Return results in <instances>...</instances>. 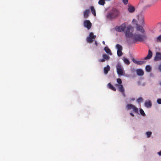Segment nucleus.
<instances>
[{
    "mask_svg": "<svg viewBox=\"0 0 161 161\" xmlns=\"http://www.w3.org/2000/svg\"><path fill=\"white\" fill-rule=\"evenodd\" d=\"M133 29V28L131 25L127 26L125 32V36L126 38H131L134 43L137 42H142L147 39V36L145 34H141L136 33L133 34L131 32H130Z\"/></svg>",
    "mask_w": 161,
    "mask_h": 161,
    "instance_id": "nucleus-1",
    "label": "nucleus"
},
{
    "mask_svg": "<svg viewBox=\"0 0 161 161\" xmlns=\"http://www.w3.org/2000/svg\"><path fill=\"white\" fill-rule=\"evenodd\" d=\"M120 14V12L119 10L116 8H113L108 13L106 17L107 19L112 20L119 17Z\"/></svg>",
    "mask_w": 161,
    "mask_h": 161,
    "instance_id": "nucleus-2",
    "label": "nucleus"
},
{
    "mask_svg": "<svg viewBox=\"0 0 161 161\" xmlns=\"http://www.w3.org/2000/svg\"><path fill=\"white\" fill-rule=\"evenodd\" d=\"M117 72L119 75H122L124 74V69L120 63H118L116 65Z\"/></svg>",
    "mask_w": 161,
    "mask_h": 161,
    "instance_id": "nucleus-3",
    "label": "nucleus"
},
{
    "mask_svg": "<svg viewBox=\"0 0 161 161\" xmlns=\"http://www.w3.org/2000/svg\"><path fill=\"white\" fill-rule=\"evenodd\" d=\"M96 36V35H94L93 33L91 32L90 33L89 35L86 38V41L88 43H92V42Z\"/></svg>",
    "mask_w": 161,
    "mask_h": 161,
    "instance_id": "nucleus-4",
    "label": "nucleus"
},
{
    "mask_svg": "<svg viewBox=\"0 0 161 161\" xmlns=\"http://www.w3.org/2000/svg\"><path fill=\"white\" fill-rule=\"evenodd\" d=\"M126 108L127 110H130L131 109H132L133 111L135 113H138V109L135 106L131 104H127L126 106Z\"/></svg>",
    "mask_w": 161,
    "mask_h": 161,
    "instance_id": "nucleus-5",
    "label": "nucleus"
},
{
    "mask_svg": "<svg viewBox=\"0 0 161 161\" xmlns=\"http://www.w3.org/2000/svg\"><path fill=\"white\" fill-rule=\"evenodd\" d=\"M125 28L126 24L125 23H124L120 26H116L115 28V29L117 31L123 32L124 31Z\"/></svg>",
    "mask_w": 161,
    "mask_h": 161,
    "instance_id": "nucleus-6",
    "label": "nucleus"
},
{
    "mask_svg": "<svg viewBox=\"0 0 161 161\" xmlns=\"http://www.w3.org/2000/svg\"><path fill=\"white\" fill-rule=\"evenodd\" d=\"M115 86L118 87V91L122 94L125 97V94L124 92L125 89L123 86L122 85H119L118 84H116L115 85Z\"/></svg>",
    "mask_w": 161,
    "mask_h": 161,
    "instance_id": "nucleus-7",
    "label": "nucleus"
},
{
    "mask_svg": "<svg viewBox=\"0 0 161 161\" xmlns=\"http://www.w3.org/2000/svg\"><path fill=\"white\" fill-rule=\"evenodd\" d=\"M83 25L84 27L86 28L88 30H89L92 27V24L89 20H86L83 22Z\"/></svg>",
    "mask_w": 161,
    "mask_h": 161,
    "instance_id": "nucleus-8",
    "label": "nucleus"
},
{
    "mask_svg": "<svg viewBox=\"0 0 161 161\" xmlns=\"http://www.w3.org/2000/svg\"><path fill=\"white\" fill-rule=\"evenodd\" d=\"M161 60V53L157 52L156 56L154 58V60L155 61H158Z\"/></svg>",
    "mask_w": 161,
    "mask_h": 161,
    "instance_id": "nucleus-9",
    "label": "nucleus"
},
{
    "mask_svg": "<svg viewBox=\"0 0 161 161\" xmlns=\"http://www.w3.org/2000/svg\"><path fill=\"white\" fill-rule=\"evenodd\" d=\"M137 31H140L142 33H144L145 32V30L143 27L139 25H137L136 27Z\"/></svg>",
    "mask_w": 161,
    "mask_h": 161,
    "instance_id": "nucleus-10",
    "label": "nucleus"
},
{
    "mask_svg": "<svg viewBox=\"0 0 161 161\" xmlns=\"http://www.w3.org/2000/svg\"><path fill=\"white\" fill-rule=\"evenodd\" d=\"M137 74L139 76H142L144 74V71L141 69H138L136 70Z\"/></svg>",
    "mask_w": 161,
    "mask_h": 161,
    "instance_id": "nucleus-11",
    "label": "nucleus"
},
{
    "mask_svg": "<svg viewBox=\"0 0 161 161\" xmlns=\"http://www.w3.org/2000/svg\"><path fill=\"white\" fill-rule=\"evenodd\" d=\"M132 61L135 64H136L139 65H142L144 63V61H137L134 58H133L132 59Z\"/></svg>",
    "mask_w": 161,
    "mask_h": 161,
    "instance_id": "nucleus-12",
    "label": "nucleus"
},
{
    "mask_svg": "<svg viewBox=\"0 0 161 161\" xmlns=\"http://www.w3.org/2000/svg\"><path fill=\"white\" fill-rule=\"evenodd\" d=\"M152 52L150 50H149L148 51V54L147 56L145 58V59H150L152 57Z\"/></svg>",
    "mask_w": 161,
    "mask_h": 161,
    "instance_id": "nucleus-13",
    "label": "nucleus"
},
{
    "mask_svg": "<svg viewBox=\"0 0 161 161\" xmlns=\"http://www.w3.org/2000/svg\"><path fill=\"white\" fill-rule=\"evenodd\" d=\"M152 102L150 101H146L145 103V106L147 108H150L152 106Z\"/></svg>",
    "mask_w": 161,
    "mask_h": 161,
    "instance_id": "nucleus-14",
    "label": "nucleus"
},
{
    "mask_svg": "<svg viewBox=\"0 0 161 161\" xmlns=\"http://www.w3.org/2000/svg\"><path fill=\"white\" fill-rule=\"evenodd\" d=\"M90 11L89 10L86 9L83 13V15L85 18H87L89 15Z\"/></svg>",
    "mask_w": 161,
    "mask_h": 161,
    "instance_id": "nucleus-15",
    "label": "nucleus"
},
{
    "mask_svg": "<svg viewBox=\"0 0 161 161\" xmlns=\"http://www.w3.org/2000/svg\"><path fill=\"white\" fill-rule=\"evenodd\" d=\"M108 86L109 89L114 91H116V88L110 83H109L108 84Z\"/></svg>",
    "mask_w": 161,
    "mask_h": 161,
    "instance_id": "nucleus-16",
    "label": "nucleus"
},
{
    "mask_svg": "<svg viewBox=\"0 0 161 161\" xmlns=\"http://www.w3.org/2000/svg\"><path fill=\"white\" fill-rule=\"evenodd\" d=\"M110 69V66L107 65L106 67L104 68V72L105 74H107Z\"/></svg>",
    "mask_w": 161,
    "mask_h": 161,
    "instance_id": "nucleus-17",
    "label": "nucleus"
},
{
    "mask_svg": "<svg viewBox=\"0 0 161 161\" xmlns=\"http://www.w3.org/2000/svg\"><path fill=\"white\" fill-rule=\"evenodd\" d=\"M128 10L129 12L132 13L135 11V8L132 6H130L128 7Z\"/></svg>",
    "mask_w": 161,
    "mask_h": 161,
    "instance_id": "nucleus-18",
    "label": "nucleus"
},
{
    "mask_svg": "<svg viewBox=\"0 0 161 161\" xmlns=\"http://www.w3.org/2000/svg\"><path fill=\"white\" fill-rule=\"evenodd\" d=\"M104 50L107 53H108L110 55H112V53L111 52L110 50L107 47H106L104 48Z\"/></svg>",
    "mask_w": 161,
    "mask_h": 161,
    "instance_id": "nucleus-19",
    "label": "nucleus"
},
{
    "mask_svg": "<svg viewBox=\"0 0 161 161\" xmlns=\"http://www.w3.org/2000/svg\"><path fill=\"white\" fill-rule=\"evenodd\" d=\"M91 10L92 14L94 16H96V11L93 6H92L90 7Z\"/></svg>",
    "mask_w": 161,
    "mask_h": 161,
    "instance_id": "nucleus-20",
    "label": "nucleus"
},
{
    "mask_svg": "<svg viewBox=\"0 0 161 161\" xmlns=\"http://www.w3.org/2000/svg\"><path fill=\"white\" fill-rule=\"evenodd\" d=\"M116 48L117 49V50H122L123 47L122 46L119 44H117L116 46Z\"/></svg>",
    "mask_w": 161,
    "mask_h": 161,
    "instance_id": "nucleus-21",
    "label": "nucleus"
},
{
    "mask_svg": "<svg viewBox=\"0 0 161 161\" xmlns=\"http://www.w3.org/2000/svg\"><path fill=\"white\" fill-rule=\"evenodd\" d=\"M152 68L150 66L147 65L146 67V70L148 72H150Z\"/></svg>",
    "mask_w": 161,
    "mask_h": 161,
    "instance_id": "nucleus-22",
    "label": "nucleus"
},
{
    "mask_svg": "<svg viewBox=\"0 0 161 161\" xmlns=\"http://www.w3.org/2000/svg\"><path fill=\"white\" fill-rule=\"evenodd\" d=\"M105 0H100L98 2V4L101 5H103L105 3Z\"/></svg>",
    "mask_w": 161,
    "mask_h": 161,
    "instance_id": "nucleus-23",
    "label": "nucleus"
},
{
    "mask_svg": "<svg viewBox=\"0 0 161 161\" xmlns=\"http://www.w3.org/2000/svg\"><path fill=\"white\" fill-rule=\"evenodd\" d=\"M103 57L105 60H108L109 58V57L106 54H103Z\"/></svg>",
    "mask_w": 161,
    "mask_h": 161,
    "instance_id": "nucleus-24",
    "label": "nucleus"
},
{
    "mask_svg": "<svg viewBox=\"0 0 161 161\" xmlns=\"http://www.w3.org/2000/svg\"><path fill=\"white\" fill-rule=\"evenodd\" d=\"M122 50H117V54L118 56L120 57L122 56L123 53L122 52Z\"/></svg>",
    "mask_w": 161,
    "mask_h": 161,
    "instance_id": "nucleus-25",
    "label": "nucleus"
},
{
    "mask_svg": "<svg viewBox=\"0 0 161 161\" xmlns=\"http://www.w3.org/2000/svg\"><path fill=\"white\" fill-rule=\"evenodd\" d=\"M152 133L151 131H147L146 132L147 137L149 138L151 137Z\"/></svg>",
    "mask_w": 161,
    "mask_h": 161,
    "instance_id": "nucleus-26",
    "label": "nucleus"
},
{
    "mask_svg": "<svg viewBox=\"0 0 161 161\" xmlns=\"http://www.w3.org/2000/svg\"><path fill=\"white\" fill-rule=\"evenodd\" d=\"M123 60L125 63L129 65L130 64L129 60L127 58H124Z\"/></svg>",
    "mask_w": 161,
    "mask_h": 161,
    "instance_id": "nucleus-27",
    "label": "nucleus"
},
{
    "mask_svg": "<svg viewBox=\"0 0 161 161\" xmlns=\"http://www.w3.org/2000/svg\"><path fill=\"white\" fill-rule=\"evenodd\" d=\"M143 98H142V97H139V98H138L136 100V101L137 102H138V103H141V102H142L143 101Z\"/></svg>",
    "mask_w": 161,
    "mask_h": 161,
    "instance_id": "nucleus-28",
    "label": "nucleus"
},
{
    "mask_svg": "<svg viewBox=\"0 0 161 161\" xmlns=\"http://www.w3.org/2000/svg\"><path fill=\"white\" fill-rule=\"evenodd\" d=\"M140 114L143 116H145V114L144 112V111L142 109L140 108Z\"/></svg>",
    "mask_w": 161,
    "mask_h": 161,
    "instance_id": "nucleus-29",
    "label": "nucleus"
},
{
    "mask_svg": "<svg viewBox=\"0 0 161 161\" xmlns=\"http://www.w3.org/2000/svg\"><path fill=\"white\" fill-rule=\"evenodd\" d=\"M117 81L118 83V84L121 85L122 81L120 79L118 78L117 79Z\"/></svg>",
    "mask_w": 161,
    "mask_h": 161,
    "instance_id": "nucleus-30",
    "label": "nucleus"
},
{
    "mask_svg": "<svg viewBox=\"0 0 161 161\" xmlns=\"http://www.w3.org/2000/svg\"><path fill=\"white\" fill-rule=\"evenodd\" d=\"M157 41L158 42H161V35L157 37Z\"/></svg>",
    "mask_w": 161,
    "mask_h": 161,
    "instance_id": "nucleus-31",
    "label": "nucleus"
},
{
    "mask_svg": "<svg viewBox=\"0 0 161 161\" xmlns=\"http://www.w3.org/2000/svg\"><path fill=\"white\" fill-rule=\"evenodd\" d=\"M128 0H122L123 3L125 5H126L128 3Z\"/></svg>",
    "mask_w": 161,
    "mask_h": 161,
    "instance_id": "nucleus-32",
    "label": "nucleus"
},
{
    "mask_svg": "<svg viewBox=\"0 0 161 161\" xmlns=\"http://www.w3.org/2000/svg\"><path fill=\"white\" fill-rule=\"evenodd\" d=\"M157 102L159 104H161V99H158L157 100Z\"/></svg>",
    "mask_w": 161,
    "mask_h": 161,
    "instance_id": "nucleus-33",
    "label": "nucleus"
},
{
    "mask_svg": "<svg viewBox=\"0 0 161 161\" xmlns=\"http://www.w3.org/2000/svg\"><path fill=\"white\" fill-rule=\"evenodd\" d=\"M99 61L101 62H104L105 61V60L103 58V59H99Z\"/></svg>",
    "mask_w": 161,
    "mask_h": 161,
    "instance_id": "nucleus-34",
    "label": "nucleus"
},
{
    "mask_svg": "<svg viewBox=\"0 0 161 161\" xmlns=\"http://www.w3.org/2000/svg\"><path fill=\"white\" fill-rule=\"evenodd\" d=\"M158 69L160 72H161V63L158 66Z\"/></svg>",
    "mask_w": 161,
    "mask_h": 161,
    "instance_id": "nucleus-35",
    "label": "nucleus"
},
{
    "mask_svg": "<svg viewBox=\"0 0 161 161\" xmlns=\"http://www.w3.org/2000/svg\"><path fill=\"white\" fill-rule=\"evenodd\" d=\"M158 154L159 156H161V151L158 153Z\"/></svg>",
    "mask_w": 161,
    "mask_h": 161,
    "instance_id": "nucleus-36",
    "label": "nucleus"
},
{
    "mask_svg": "<svg viewBox=\"0 0 161 161\" xmlns=\"http://www.w3.org/2000/svg\"><path fill=\"white\" fill-rule=\"evenodd\" d=\"M130 114L133 117L134 116V115L132 113H130Z\"/></svg>",
    "mask_w": 161,
    "mask_h": 161,
    "instance_id": "nucleus-37",
    "label": "nucleus"
},
{
    "mask_svg": "<svg viewBox=\"0 0 161 161\" xmlns=\"http://www.w3.org/2000/svg\"><path fill=\"white\" fill-rule=\"evenodd\" d=\"M95 44L96 45V46H97V42L96 41H95Z\"/></svg>",
    "mask_w": 161,
    "mask_h": 161,
    "instance_id": "nucleus-38",
    "label": "nucleus"
},
{
    "mask_svg": "<svg viewBox=\"0 0 161 161\" xmlns=\"http://www.w3.org/2000/svg\"><path fill=\"white\" fill-rule=\"evenodd\" d=\"M103 44H105V43L104 41H103Z\"/></svg>",
    "mask_w": 161,
    "mask_h": 161,
    "instance_id": "nucleus-39",
    "label": "nucleus"
},
{
    "mask_svg": "<svg viewBox=\"0 0 161 161\" xmlns=\"http://www.w3.org/2000/svg\"><path fill=\"white\" fill-rule=\"evenodd\" d=\"M132 100H133V101L134 100H135V98H132Z\"/></svg>",
    "mask_w": 161,
    "mask_h": 161,
    "instance_id": "nucleus-40",
    "label": "nucleus"
},
{
    "mask_svg": "<svg viewBox=\"0 0 161 161\" xmlns=\"http://www.w3.org/2000/svg\"><path fill=\"white\" fill-rule=\"evenodd\" d=\"M150 5H148V7H150Z\"/></svg>",
    "mask_w": 161,
    "mask_h": 161,
    "instance_id": "nucleus-41",
    "label": "nucleus"
},
{
    "mask_svg": "<svg viewBox=\"0 0 161 161\" xmlns=\"http://www.w3.org/2000/svg\"><path fill=\"white\" fill-rule=\"evenodd\" d=\"M160 85H161V82H160Z\"/></svg>",
    "mask_w": 161,
    "mask_h": 161,
    "instance_id": "nucleus-42",
    "label": "nucleus"
}]
</instances>
